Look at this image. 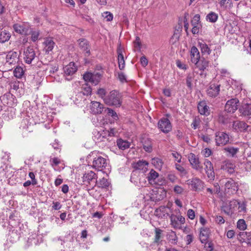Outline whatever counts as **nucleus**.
I'll return each mask as SVG.
<instances>
[{"mask_svg": "<svg viewBox=\"0 0 251 251\" xmlns=\"http://www.w3.org/2000/svg\"><path fill=\"white\" fill-rule=\"evenodd\" d=\"M104 102L108 106L119 107L122 103V95L118 91L112 90L106 95L104 99Z\"/></svg>", "mask_w": 251, "mask_h": 251, "instance_id": "f257e3e1", "label": "nucleus"}, {"mask_svg": "<svg viewBox=\"0 0 251 251\" xmlns=\"http://www.w3.org/2000/svg\"><path fill=\"white\" fill-rule=\"evenodd\" d=\"M101 74L100 73L94 72L92 73H86L83 75V79L86 82H90L95 85H97L100 81L101 78Z\"/></svg>", "mask_w": 251, "mask_h": 251, "instance_id": "f03ea898", "label": "nucleus"}, {"mask_svg": "<svg viewBox=\"0 0 251 251\" xmlns=\"http://www.w3.org/2000/svg\"><path fill=\"white\" fill-rule=\"evenodd\" d=\"M158 127L164 133H169L172 129V124L170 120L166 118H162L159 120Z\"/></svg>", "mask_w": 251, "mask_h": 251, "instance_id": "7ed1b4c3", "label": "nucleus"}, {"mask_svg": "<svg viewBox=\"0 0 251 251\" xmlns=\"http://www.w3.org/2000/svg\"><path fill=\"white\" fill-rule=\"evenodd\" d=\"M188 160L194 169L200 173H202L203 167L201 165L199 158L195 154L191 153L189 154Z\"/></svg>", "mask_w": 251, "mask_h": 251, "instance_id": "20e7f679", "label": "nucleus"}, {"mask_svg": "<svg viewBox=\"0 0 251 251\" xmlns=\"http://www.w3.org/2000/svg\"><path fill=\"white\" fill-rule=\"evenodd\" d=\"M196 68L200 71L199 75L201 77H205L207 75L206 71L209 67V61L205 59L200 60L197 63L195 64Z\"/></svg>", "mask_w": 251, "mask_h": 251, "instance_id": "39448f33", "label": "nucleus"}, {"mask_svg": "<svg viewBox=\"0 0 251 251\" xmlns=\"http://www.w3.org/2000/svg\"><path fill=\"white\" fill-rule=\"evenodd\" d=\"M225 192L229 195L235 194L238 190L237 183L232 179L228 180L225 185Z\"/></svg>", "mask_w": 251, "mask_h": 251, "instance_id": "423d86ee", "label": "nucleus"}, {"mask_svg": "<svg viewBox=\"0 0 251 251\" xmlns=\"http://www.w3.org/2000/svg\"><path fill=\"white\" fill-rule=\"evenodd\" d=\"M188 184L192 187V189L195 191L202 190L204 187V182L200 178L195 177L188 181Z\"/></svg>", "mask_w": 251, "mask_h": 251, "instance_id": "0eeeda50", "label": "nucleus"}, {"mask_svg": "<svg viewBox=\"0 0 251 251\" xmlns=\"http://www.w3.org/2000/svg\"><path fill=\"white\" fill-rule=\"evenodd\" d=\"M238 204V201L233 200L228 203L226 204L222 207L223 211L227 215H231L235 211Z\"/></svg>", "mask_w": 251, "mask_h": 251, "instance_id": "6e6552de", "label": "nucleus"}, {"mask_svg": "<svg viewBox=\"0 0 251 251\" xmlns=\"http://www.w3.org/2000/svg\"><path fill=\"white\" fill-rule=\"evenodd\" d=\"M106 165V160L104 158L99 156L94 159L92 167L98 171H101L105 168Z\"/></svg>", "mask_w": 251, "mask_h": 251, "instance_id": "1a4fd4ad", "label": "nucleus"}, {"mask_svg": "<svg viewBox=\"0 0 251 251\" xmlns=\"http://www.w3.org/2000/svg\"><path fill=\"white\" fill-rule=\"evenodd\" d=\"M229 141L228 135L224 132H217L215 133V142L217 146H224Z\"/></svg>", "mask_w": 251, "mask_h": 251, "instance_id": "9d476101", "label": "nucleus"}, {"mask_svg": "<svg viewBox=\"0 0 251 251\" xmlns=\"http://www.w3.org/2000/svg\"><path fill=\"white\" fill-rule=\"evenodd\" d=\"M170 218L171 225L175 228H179L181 225L184 224L185 222V218L180 215H176L175 214H171Z\"/></svg>", "mask_w": 251, "mask_h": 251, "instance_id": "9b49d317", "label": "nucleus"}, {"mask_svg": "<svg viewBox=\"0 0 251 251\" xmlns=\"http://www.w3.org/2000/svg\"><path fill=\"white\" fill-rule=\"evenodd\" d=\"M14 31L19 34L27 35L28 34L29 25L25 23L15 24L13 26Z\"/></svg>", "mask_w": 251, "mask_h": 251, "instance_id": "f8f14e48", "label": "nucleus"}, {"mask_svg": "<svg viewBox=\"0 0 251 251\" xmlns=\"http://www.w3.org/2000/svg\"><path fill=\"white\" fill-rule=\"evenodd\" d=\"M24 60L28 64H30L36 57V53L33 48L28 47L24 52Z\"/></svg>", "mask_w": 251, "mask_h": 251, "instance_id": "ddd939ff", "label": "nucleus"}, {"mask_svg": "<svg viewBox=\"0 0 251 251\" xmlns=\"http://www.w3.org/2000/svg\"><path fill=\"white\" fill-rule=\"evenodd\" d=\"M63 70L64 74L66 76V79L70 80L72 79L71 76L76 72L77 68L75 63L70 62L63 68Z\"/></svg>", "mask_w": 251, "mask_h": 251, "instance_id": "4468645a", "label": "nucleus"}, {"mask_svg": "<svg viewBox=\"0 0 251 251\" xmlns=\"http://www.w3.org/2000/svg\"><path fill=\"white\" fill-rule=\"evenodd\" d=\"M203 165L204 166L205 173L207 174L208 177L211 180L214 179L215 177V173L214 172L213 164L208 159H205L203 162Z\"/></svg>", "mask_w": 251, "mask_h": 251, "instance_id": "2eb2a0df", "label": "nucleus"}, {"mask_svg": "<svg viewBox=\"0 0 251 251\" xmlns=\"http://www.w3.org/2000/svg\"><path fill=\"white\" fill-rule=\"evenodd\" d=\"M239 100L236 99L228 100L225 105V110L227 112L233 113L237 109V103Z\"/></svg>", "mask_w": 251, "mask_h": 251, "instance_id": "dca6fc26", "label": "nucleus"}, {"mask_svg": "<svg viewBox=\"0 0 251 251\" xmlns=\"http://www.w3.org/2000/svg\"><path fill=\"white\" fill-rule=\"evenodd\" d=\"M80 49L85 51V56H88L90 54V47L89 42L85 39H80L77 41Z\"/></svg>", "mask_w": 251, "mask_h": 251, "instance_id": "f3484780", "label": "nucleus"}, {"mask_svg": "<svg viewBox=\"0 0 251 251\" xmlns=\"http://www.w3.org/2000/svg\"><path fill=\"white\" fill-rule=\"evenodd\" d=\"M103 108V105L99 102L93 101L91 102L90 110L94 114H101Z\"/></svg>", "mask_w": 251, "mask_h": 251, "instance_id": "a211bd4d", "label": "nucleus"}, {"mask_svg": "<svg viewBox=\"0 0 251 251\" xmlns=\"http://www.w3.org/2000/svg\"><path fill=\"white\" fill-rule=\"evenodd\" d=\"M220 87V85L216 84H210L207 90V95L211 97H217L219 94Z\"/></svg>", "mask_w": 251, "mask_h": 251, "instance_id": "6ab92c4d", "label": "nucleus"}, {"mask_svg": "<svg viewBox=\"0 0 251 251\" xmlns=\"http://www.w3.org/2000/svg\"><path fill=\"white\" fill-rule=\"evenodd\" d=\"M190 58L192 63H197L200 59V54L198 49L195 47H192L190 51Z\"/></svg>", "mask_w": 251, "mask_h": 251, "instance_id": "aec40b11", "label": "nucleus"}, {"mask_svg": "<svg viewBox=\"0 0 251 251\" xmlns=\"http://www.w3.org/2000/svg\"><path fill=\"white\" fill-rule=\"evenodd\" d=\"M238 239L240 242L246 243L251 246V231L240 232L238 235Z\"/></svg>", "mask_w": 251, "mask_h": 251, "instance_id": "412c9836", "label": "nucleus"}, {"mask_svg": "<svg viewBox=\"0 0 251 251\" xmlns=\"http://www.w3.org/2000/svg\"><path fill=\"white\" fill-rule=\"evenodd\" d=\"M118 54V61L119 68L121 70H122L125 68V62L124 60V55L123 54V49L121 47V45L118 48L117 50Z\"/></svg>", "mask_w": 251, "mask_h": 251, "instance_id": "4be33fe9", "label": "nucleus"}, {"mask_svg": "<svg viewBox=\"0 0 251 251\" xmlns=\"http://www.w3.org/2000/svg\"><path fill=\"white\" fill-rule=\"evenodd\" d=\"M235 166L229 161H226L221 165V169L229 174H232L235 171Z\"/></svg>", "mask_w": 251, "mask_h": 251, "instance_id": "5701e85b", "label": "nucleus"}, {"mask_svg": "<svg viewBox=\"0 0 251 251\" xmlns=\"http://www.w3.org/2000/svg\"><path fill=\"white\" fill-rule=\"evenodd\" d=\"M44 45V50L47 54L51 51L54 47L55 43L51 38L46 39L43 43Z\"/></svg>", "mask_w": 251, "mask_h": 251, "instance_id": "b1692460", "label": "nucleus"}, {"mask_svg": "<svg viewBox=\"0 0 251 251\" xmlns=\"http://www.w3.org/2000/svg\"><path fill=\"white\" fill-rule=\"evenodd\" d=\"M209 234L210 230L208 228L205 227L201 228L199 237L201 243H205L207 241Z\"/></svg>", "mask_w": 251, "mask_h": 251, "instance_id": "393cba45", "label": "nucleus"}, {"mask_svg": "<svg viewBox=\"0 0 251 251\" xmlns=\"http://www.w3.org/2000/svg\"><path fill=\"white\" fill-rule=\"evenodd\" d=\"M198 109L201 115H208L209 114V107L205 101H201L199 103Z\"/></svg>", "mask_w": 251, "mask_h": 251, "instance_id": "a878e982", "label": "nucleus"}, {"mask_svg": "<svg viewBox=\"0 0 251 251\" xmlns=\"http://www.w3.org/2000/svg\"><path fill=\"white\" fill-rule=\"evenodd\" d=\"M17 56L18 54L16 52L9 51L6 56V62L8 63L9 64H15L18 59Z\"/></svg>", "mask_w": 251, "mask_h": 251, "instance_id": "bb28decb", "label": "nucleus"}, {"mask_svg": "<svg viewBox=\"0 0 251 251\" xmlns=\"http://www.w3.org/2000/svg\"><path fill=\"white\" fill-rule=\"evenodd\" d=\"M97 178V176L92 171H88V173L84 174L82 179L83 182L90 183L91 181L93 179H96Z\"/></svg>", "mask_w": 251, "mask_h": 251, "instance_id": "cd10ccee", "label": "nucleus"}, {"mask_svg": "<svg viewBox=\"0 0 251 251\" xmlns=\"http://www.w3.org/2000/svg\"><path fill=\"white\" fill-rule=\"evenodd\" d=\"M14 172L11 166H5L0 172L1 176L5 178H10L13 175Z\"/></svg>", "mask_w": 251, "mask_h": 251, "instance_id": "c85d7f7f", "label": "nucleus"}, {"mask_svg": "<svg viewBox=\"0 0 251 251\" xmlns=\"http://www.w3.org/2000/svg\"><path fill=\"white\" fill-rule=\"evenodd\" d=\"M233 126L236 130L244 131L248 130V125L244 122L236 121L233 123Z\"/></svg>", "mask_w": 251, "mask_h": 251, "instance_id": "c756f323", "label": "nucleus"}, {"mask_svg": "<svg viewBox=\"0 0 251 251\" xmlns=\"http://www.w3.org/2000/svg\"><path fill=\"white\" fill-rule=\"evenodd\" d=\"M199 46L203 55H209L211 53V50L210 47L203 41L199 42Z\"/></svg>", "mask_w": 251, "mask_h": 251, "instance_id": "7c9ffc66", "label": "nucleus"}, {"mask_svg": "<svg viewBox=\"0 0 251 251\" xmlns=\"http://www.w3.org/2000/svg\"><path fill=\"white\" fill-rule=\"evenodd\" d=\"M159 174L154 170L151 169L149 173L147 179L151 184H155L156 179L158 177Z\"/></svg>", "mask_w": 251, "mask_h": 251, "instance_id": "2f4dec72", "label": "nucleus"}, {"mask_svg": "<svg viewBox=\"0 0 251 251\" xmlns=\"http://www.w3.org/2000/svg\"><path fill=\"white\" fill-rule=\"evenodd\" d=\"M148 163L146 161H139L133 165V168L136 170H144L145 171L147 169Z\"/></svg>", "mask_w": 251, "mask_h": 251, "instance_id": "473e14b6", "label": "nucleus"}, {"mask_svg": "<svg viewBox=\"0 0 251 251\" xmlns=\"http://www.w3.org/2000/svg\"><path fill=\"white\" fill-rule=\"evenodd\" d=\"M117 145L122 150H125L130 147V143L126 140L119 139L117 140Z\"/></svg>", "mask_w": 251, "mask_h": 251, "instance_id": "72a5a7b5", "label": "nucleus"}, {"mask_svg": "<svg viewBox=\"0 0 251 251\" xmlns=\"http://www.w3.org/2000/svg\"><path fill=\"white\" fill-rule=\"evenodd\" d=\"M240 111L242 114L245 116H249L251 115V104L245 103L243 104L240 109Z\"/></svg>", "mask_w": 251, "mask_h": 251, "instance_id": "f704fd0d", "label": "nucleus"}, {"mask_svg": "<svg viewBox=\"0 0 251 251\" xmlns=\"http://www.w3.org/2000/svg\"><path fill=\"white\" fill-rule=\"evenodd\" d=\"M11 37L10 33L6 31L3 30L1 31L0 32V42L1 43H4L7 41H8Z\"/></svg>", "mask_w": 251, "mask_h": 251, "instance_id": "c9c22d12", "label": "nucleus"}, {"mask_svg": "<svg viewBox=\"0 0 251 251\" xmlns=\"http://www.w3.org/2000/svg\"><path fill=\"white\" fill-rule=\"evenodd\" d=\"M96 182L99 187L103 188H106L110 184L108 180L104 177L100 179L99 180H96Z\"/></svg>", "mask_w": 251, "mask_h": 251, "instance_id": "e433bc0d", "label": "nucleus"}, {"mask_svg": "<svg viewBox=\"0 0 251 251\" xmlns=\"http://www.w3.org/2000/svg\"><path fill=\"white\" fill-rule=\"evenodd\" d=\"M82 93L83 95L88 96L91 95L92 93V88L86 83L83 84L81 87Z\"/></svg>", "mask_w": 251, "mask_h": 251, "instance_id": "4c0bfd02", "label": "nucleus"}, {"mask_svg": "<svg viewBox=\"0 0 251 251\" xmlns=\"http://www.w3.org/2000/svg\"><path fill=\"white\" fill-rule=\"evenodd\" d=\"M151 163L154 165L155 168L160 170L163 164L162 159L159 158H154L151 160Z\"/></svg>", "mask_w": 251, "mask_h": 251, "instance_id": "58836bf2", "label": "nucleus"}, {"mask_svg": "<svg viewBox=\"0 0 251 251\" xmlns=\"http://www.w3.org/2000/svg\"><path fill=\"white\" fill-rule=\"evenodd\" d=\"M13 73L16 77L21 78L24 75V71L22 67L20 66H17L15 69Z\"/></svg>", "mask_w": 251, "mask_h": 251, "instance_id": "ea45409f", "label": "nucleus"}, {"mask_svg": "<svg viewBox=\"0 0 251 251\" xmlns=\"http://www.w3.org/2000/svg\"><path fill=\"white\" fill-rule=\"evenodd\" d=\"M238 212L245 213L247 212V202L246 201H238Z\"/></svg>", "mask_w": 251, "mask_h": 251, "instance_id": "a19ab883", "label": "nucleus"}, {"mask_svg": "<svg viewBox=\"0 0 251 251\" xmlns=\"http://www.w3.org/2000/svg\"><path fill=\"white\" fill-rule=\"evenodd\" d=\"M143 148L146 151L151 152L152 151V144L150 140H145L143 142Z\"/></svg>", "mask_w": 251, "mask_h": 251, "instance_id": "79ce46f5", "label": "nucleus"}, {"mask_svg": "<svg viewBox=\"0 0 251 251\" xmlns=\"http://www.w3.org/2000/svg\"><path fill=\"white\" fill-rule=\"evenodd\" d=\"M247 225L244 219H239L237 223V227L241 230H245L247 229Z\"/></svg>", "mask_w": 251, "mask_h": 251, "instance_id": "37998d69", "label": "nucleus"}, {"mask_svg": "<svg viewBox=\"0 0 251 251\" xmlns=\"http://www.w3.org/2000/svg\"><path fill=\"white\" fill-rule=\"evenodd\" d=\"M194 79V75L193 74H188L186 77V82L187 87L190 89H192V82Z\"/></svg>", "mask_w": 251, "mask_h": 251, "instance_id": "c03bdc74", "label": "nucleus"}, {"mask_svg": "<svg viewBox=\"0 0 251 251\" xmlns=\"http://www.w3.org/2000/svg\"><path fill=\"white\" fill-rule=\"evenodd\" d=\"M218 15L213 12L209 13L206 16L207 19L211 23H215L218 19Z\"/></svg>", "mask_w": 251, "mask_h": 251, "instance_id": "a18cd8bd", "label": "nucleus"}, {"mask_svg": "<svg viewBox=\"0 0 251 251\" xmlns=\"http://www.w3.org/2000/svg\"><path fill=\"white\" fill-rule=\"evenodd\" d=\"M162 230L158 228H155V237L154 240V243H158L161 238V235L162 233Z\"/></svg>", "mask_w": 251, "mask_h": 251, "instance_id": "49530a36", "label": "nucleus"}, {"mask_svg": "<svg viewBox=\"0 0 251 251\" xmlns=\"http://www.w3.org/2000/svg\"><path fill=\"white\" fill-rule=\"evenodd\" d=\"M221 7L226 8L228 5L232 3L231 0H218Z\"/></svg>", "mask_w": 251, "mask_h": 251, "instance_id": "de8ad7c7", "label": "nucleus"}, {"mask_svg": "<svg viewBox=\"0 0 251 251\" xmlns=\"http://www.w3.org/2000/svg\"><path fill=\"white\" fill-rule=\"evenodd\" d=\"M225 151L229 153L232 156H234L239 151L238 148L232 147H227L225 149Z\"/></svg>", "mask_w": 251, "mask_h": 251, "instance_id": "09e8293b", "label": "nucleus"}, {"mask_svg": "<svg viewBox=\"0 0 251 251\" xmlns=\"http://www.w3.org/2000/svg\"><path fill=\"white\" fill-rule=\"evenodd\" d=\"M31 34V39L33 42L36 41L39 38L40 35V32L39 30L31 31L30 32Z\"/></svg>", "mask_w": 251, "mask_h": 251, "instance_id": "8fccbe9b", "label": "nucleus"}, {"mask_svg": "<svg viewBox=\"0 0 251 251\" xmlns=\"http://www.w3.org/2000/svg\"><path fill=\"white\" fill-rule=\"evenodd\" d=\"M108 111L107 114L108 116H111L114 120H117L118 119V115L115 111L111 108H107Z\"/></svg>", "mask_w": 251, "mask_h": 251, "instance_id": "3c124183", "label": "nucleus"}, {"mask_svg": "<svg viewBox=\"0 0 251 251\" xmlns=\"http://www.w3.org/2000/svg\"><path fill=\"white\" fill-rule=\"evenodd\" d=\"M97 94L103 100L106 98V90L104 88H99L97 91Z\"/></svg>", "mask_w": 251, "mask_h": 251, "instance_id": "603ef678", "label": "nucleus"}, {"mask_svg": "<svg viewBox=\"0 0 251 251\" xmlns=\"http://www.w3.org/2000/svg\"><path fill=\"white\" fill-rule=\"evenodd\" d=\"M200 20V16L198 14L195 15L193 20L191 21V24L192 25H200V24L199 23V21Z\"/></svg>", "mask_w": 251, "mask_h": 251, "instance_id": "864d4df0", "label": "nucleus"}, {"mask_svg": "<svg viewBox=\"0 0 251 251\" xmlns=\"http://www.w3.org/2000/svg\"><path fill=\"white\" fill-rule=\"evenodd\" d=\"M20 82L18 81H14L11 82L10 86L11 89L17 91L19 89Z\"/></svg>", "mask_w": 251, "mask_h": 251, "instance_id": "5fc2aeb1", "label": "nucleus"}, {"mask_svg": "<svg viewBox=\"0 0 251 251\" xmlns=\"http://www.w3.org/2000/svg\"><path fill=\"white\" fill-rule=\"evenodd\" d=\"M170 241L172 244H176L177 241V237L175 232L172 233L169 235Z\"/></svg>", "mask_w": 251, "mask_h": 251, "instance_id": "6e6d98bb", "label": "nucleus"}, {"mask_svg": "<svg viewBox=\"0 0 251 251\" xmlns=\"http://www.w3.org/2000/svg\"><path fill=\"white\" fill-rule=\"evenodd\" d=\"M184 189L180 186L175 185L174 188V191L176 194H182L184 192Z\"/></svg>", "mask_w": 251, "mask_h": 251, "instance_id": "4d7b16f0", "label": "nucleus"}, {"mask_svg": "<svg viewBox=\"0 0 251 251\" xmlns=\"http://www.w3.org/2000/svg\"><path fill=\"white\" fill-rule=\"evenodd\" d=\"M50 162L52 167L54 166H57L60 163V160L57 157L51 158Z\"/></svg>", "mask_w": 251, "mask_h": 251, "instance_id": "13d9d810", "label": "nucleus"}, {"mask_svg": "<svg viewBox=\"0 0 251 251\" xmlns=\"http://www.w3.org/2000/svg\"><path fill=\"white\" fill-rule=\"evenodd\" d=\"M201 153L205 157H208L211 155L212 151L208 148H205L202 151Z\"/></svg>", "mask_w": 251, "mask_h": 251, "instance_id": "bf43d9fd", "label": "nucleus"}, {"mask_svg": "<svg viewBox=\"0 0 251 251\" xmlns=\"http://www.w3.org/2000/svg\"><path fill=\"white\" fill-rule=\"evenodd\" d=\"M28 176L31 179L32 185H36L37 184V180L35 178V176L33 172H30L28 174Z\"/></svg>", "mask_w": 251, "mask_h": 251, "instance_id": "052dcab7", "label": "nucleus"}, {"mask_svg": "<svg viewBox=\"0 0 251 251\" xmlns=\"http://www.w3.org/2000/svg\"><path fill=\"white\" fill-rule=\"evenodd\" d=\"M200 120L198 119H197L196 118H195L193 120L192 123L191 124V126L193 128H194V129H196V128H197L199 127V125H200Z\"/></svg>", "mask_w": 251, "mask_h": 251, "instance_id": "680f3d73", "label": "nucleus"}, {"mask_svg": "<svg viewBox=\"0 0 251 251\" xmlns=\"http://www.w3.org/2000/svg\"><path fill=\"white\" fill-rule=\"evenodd\" d=\"M173 157L175 158V160L178 163L181 162V155L177 152H174L172 153Z\"/></svg>", "mask_w": 251, "mask_h": 251, "instance_id": "e2e57ef3", "label": "nucleus"}, {"mask_svg": "<svg viewBox=\"0 0 251 251\" xmlns=\"http://www.w3.org/2000/svg\"><path fill=\"white\" fill-rule=\"evenodd\" d=\"M176 64L177 67L178 68H179V69H182L184 70H185L187 69L186 65L185 64L182 63L179 60H176Z\"/></svg>", "mask_w": 251, "mask_h": 251, "instance_id": "0e129e2a", "label": "nucleus"}, {"mask_svg": "<svg viewBox=\"0 0 251 251\" xmlns=\"http://www.w3.org/2000/svg\"><path fill=\"white\" fill-rule=\"evenodd\" d=\"M203 244H205L204 248L205 249L206 251H211L213 250V245L211 242H207L206 241V242L204 243Z\"/></svg>", "mask_w": 251, "mask_h": 251, "instance_id": "69168bd1", "label": "nucleus"}, {"mask_svg": "<svg viewBox=\"0 0 251 251\" xmlns=\"http://www.w3.org/2000/svg\"><path fill=\"white\" fill-rule=\"evenodd\" d=\"M201 138L204 142H205L207 143H210L211 141V138H210L209 135H208L202 134L201 135Z\"/></svg>", "mask_w": 251, "mask_h": 251, "instance_id": "338daca9", "label": "nucleus"}, {"mask_svg": "<svg viewBox=\"0 0 251 251\" xmlns=\"http://www.w3.org/2000/svg\"><path fill=\"white\" fill-rule=\"evenodd\" d=\"M118 79L122 82H126V76L123 72L118 73Z\"/></svg>", "mask_w": 251, "mask_h": 251, "instance_id": "774afa93", "label": "nucleus"}]
</instances>
